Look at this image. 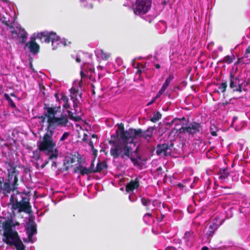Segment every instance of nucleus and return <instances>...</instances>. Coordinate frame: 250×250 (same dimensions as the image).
Listing matches in <instances>:
<instances>
[{"label": "nucleus", "instance_id": "nucleus-17", "mask_svg": "<svg viewBox=\"0 0 250 250\" xmlns=\"http://www.w3.org/2000/svg\"><path fill=\"white\" fill-rule=\"evenodd\" d=\"M60 108V106L57 107L55 106L54 107H50L48 106L47 104H44L43 109L46 111L45 113V116H47V119L49 118L55 117V115L57 113Z\"/></svg>", "mask_w": 250, "mask_h": 250}, {"label": "nucleus", "instance_id": "nucleus-16", "mask_svg": "<svg viewBox=\"0 0 250 250\" xmlns=\"http://www.w3.org/2000/svg\"><path fill=\"white\" fill-rule=\"evenodd\" d=\"M25 46H27L30 52L33 54H38L40 51V45L36 42L34 37H31L30 41L25 43Z\"/></svg>", "mask_w": 250, "mask_h": 250}, {"label": "nucleus", "instance_id": "nucleus-58", "mask_svg": "<svg viewBox=\"0 0 250 250\" xmlns=\"http://www.w3.org/2000/svg\"><path fill=\"white\" fill-rule=\"evenodd\" d=\"M14 195H12L10 197V202L11 203H13L14 204Z\"/></svg>", "mask_w": 250, "mask_h": 250}, {"label": "nucleus", "instance_id": "nucleus-30", "mask_svg": "<svg viewBox=\"0 0 250 250\" xmlns=\"http://www.w3.org/2000/svg\"><path fill=\"white\" fill-rule=\"evenodd\" d=\"M162 114L159 111L154 112L153 113V116L150 118V121L153 123H156L161 119Z\"/></svg>", "mask_w": 250, "mask_h": 250}, {"label": "nucleus", "instance_id": "nucleus-2", "mask_svg": "<svg viewBox=\"0 0 250 250\" xmlns=\"http://www.w3.org/2000/svg\"><path fill=\"white\" fill-rule=\"evenodd\" d=\"M12 221H5L3 223V233L2 240L10 247H14L17 250H23L24 244L21 240L18 232L13 230Z\"/></svg>", "mask_w": 250, "mask_h": 250}, {"label": "nucleus", "instance_id": "nucleus-26", "mask_svg": "<svg viewBox=\"0 0 250 250\" xmlns=\"http://www.w3.org/2000/svg\"><path fill=\"white\" fill-rule=\"evenodd\" d=\"M218 228V225L215 223H212L208 227V229L207 233L208 236H211L214 233L215 231Z\"/></svg>", "mask_w": 250, "mask_h": 250}, {"label": "nucleus", "instance_id": "nucleus-38", "mask_svg": "<svg viewBox=\"0 0 250 250\" xmlns=\"http://www.w3.org/2000/svg\"><path fill=\"white\" fill-rule=\"evenodd\" d=\"M94 162L95 159L91 161L90 166L88 168L92 173H96V167H95Z\"/></svg>", "mask_w": 250, "mask_h": 250}, {"label": "nucleus", "instance_id": "nucleus-49", "mask_svg": "<svg viewBox=\"0 0 250 250\" xmlns=\"http://www.w3.org/2000/svg\"><path fill=\"white\" fill-rule=\"evenodd\" d=\"M165 90L161 88L160 90L158 91L157 94H156L157 96H158L159 97L162 95V94L164 92Z\"/></svg>", "mask_w": 250, "mask_h": 250}, {"label": "nucleus", "instance_id": "nucleus-14", "mask_svg": "<svg viewBox=\"0 0 250 250\" xmlns=\"http://www.w3.org/2000/svg\"><path fill=\"white\" fill-rule=\"evenodd\" d=\"M26 232L28 236V242H32V238L34 235L37 233L36 224L35 222V217L30 216L27 223Z\"/></svg>", "mask_w": 250, "mask_h": 250}, {"label": "nucleus", "instance_id": "nucleus-62", "mask_svg": "<svg viewBox=\"0 0 250 250\" xmlns=\"http://www.w3.org/2000/svg\"><path fill=\"white\" fill-rule=\"evenodd\" d=\"M76 61L77 62H81V60L80 59V57H77L76 59Z\"/></svg>", "mask_w": 250, "mask_h": 250}, {"label": "nucleus", "instance_id": "nucleus-50", "mask_svg": "<svg viewBox=\"0 0 250 250\" xmlns=\"http://www.w3.org/2000/svg\"><path fill=\"white\" fill-rule=\"evenodd\" d=\"M92 151V154L95 156V157H97V150L95 148H93V149H91Z\"/></svg>", "mask_w": 250, "mask_h": 250}, {"label": "nucleus", "instance_id": "nucleus-40", "mask_svg": "<svg viewBox=\"0 0 250 250\" xmlns=\"http://www.w3.org/2000/svg\"><path fill=\"white\" fill-rule=\"evenodd\" d=\"M69 133L68 132H65L62 136L60 139V141H63L66 140L69 136Z\"/></svg>", "mask_w": 250, "mask_h": 250}, {"label": "nucleus", "instance_id": "nucleus-36", "mask_svg": "<svg viewBox=\"0 0 250 250\" xmlns=\"http://www.w3.org/2000/svg\"><path fill=\"white\" fill-rule=\"evenodd\" d=\"M227 86V82H225V83H222L218 86V89L221 91V92L225 93L226 91Z\"/></svg>", "mask_w": 250, "mask_h": 250}, {"label": "nucleus", "instance_id": "nucleus-23", "mask_svg": "<svg viewBox=\"0 0 250 250\" xmlns=\"http://www.w3.org/2000/svg\"><path fill=\"white\" fill-rule=\"evenodd\" d=\"M193 233L187 231L183 237V239L188 247H190L192 245Z\"/></svg>", "mask_w": 250, "mask_h": 250}, {"label": "nucleus", "instance_id": "nucleus-47", "mask_svg": "<svg viewBox=\"0 0 250 250\" xmlns=\"http://www.w3.org/2000/svg\"><path fill=\"white\" fill-rule=\"evenodd\" d=\"M61 100H62L64 103H68V98L67 96L65 95H62L61 98Z\"/></svg>", "mask_w": 250, "mask_h": 250}, {"label": "nucleus", "instance_id": "nucleus-59", "mask_svg": "<svg viewBox=\"0 0 250 250\" xmlns=\"http://www.w3.org/2000/svg\"><path fill=\"white\" fill-rule=\"evenodd\" d=\"M80 74H81V77L82 78H84L85 77H86V75L85 74L83 73V71H81V73H80Z\"/></svg>", "mask_w": 250, "mask_h": 250}, {"label": "nucleus", "instance_id": "nucleus-43", "mask_svg": "<svg viewBox=\"0 0 250 250\" xmlns=\"http://www.w3.org/2000/svg\"><path fill=\"white\" fill-rule=\"evenodd\" d=\"M1 218L5 220V221H12V223H13V226H12V228L15 227H16V226H19L20 225V223H18V222H17V223H15L13 222V220L12 219L6 220V218L5 217H1Z\"/></svg>", "mask_w": 250, "mask_h": 250}, {"label": "nucleus", "instance_id": "nucleus-61", "mask_svg": "<svg viewBox=\"0 0 250 250\" xmlns=\"http://www.w3.org/2000/svg\"><path fill=\"white\" fill-rule=\"evenodd\" d=\"M128 198H129V200L131 202H134V201L136 200V199H132V198H131V195H130L129 196V197H128Z\"/></svg>", "mask_w": 250, "mask_h": 250}, {"label": "nucleus", "instance_id": "nucleus-24", "mask_svg": "<svg viewBox=\"0 0 250 250\" xmlns=\"http://www.w3.org/2000/svg\"><path fill=\"white\" fill-rule=\"evenodd\" d=\"M71 99L72 100L73 103V107L75 114H78L79 113H81V110L78 108L79 105L80 104L79 99H77L76 98H71Z\"/></svg>", "mask_w": 250, "mask_h": 250}, {"label": "nucleus", "instance_id": "nucleus-4", "mask_svg": "<svg viewBox=\"0 0 250 250\" xmlns=\"http://www.w3.org/2000/svg\"><path fill=\"white\" fill-rule=\"evenodd\" d=\"M5 165L7 167V175L4 182V189L5 191H9L10 193L17 188L19 171L16 167L11 165L10 161L6 162Z\"/></svg>", "mask_w": 250, "mask_h": 250}, {"label": "nucleus", "instance_id": "nucleus-37", "mask_svg": "<svg viewBox=\"0 0 250 250\" xmlns=\"http://www.w3.org/2000/svg\"><path fill=\"white\" fill-rule=\"evenodd\" d=\"M0 20L1 21L2 23L5 24L6 26L9 27L10 28H13V25L12 24L8 23V21L6 20V18L4 17H2V18H0Z\"/></svg>", "mask_w": 250, "mask_h": 250}, {"label": "nucleus", "instance_id": "nucleus-42", "mask_svg": "<svg viewBox=\"0 0 250 250\" xmlns=\"http://www.w3.org/2000/svg\"><path fill=\"white\" fill-rule=\"evenodd\" d=\"M38 118L41 120L40 123H43L45 121L46 118H47V116H45V113H44L43 115L39 116Z\"/></svg>", "mask_w": 250, "mask_h": 250}, {"label": "nucleus", "instance_id": "nucleus-8", "mask_svg": "<svg viewBox=\"0 0 250 250\" xmlns=\"http://www.w3.org/2000/svg\"><path fill=\"white\" fill-rule=\"evenodd\" d=\"M19 195L21 198V200L19 201L17 199L16 203L12 204V209L14 210L18 209L19 212H25L27 213L32 212L31 206L27 194L20 193Z\"/></svg>", "mask_w": 250, "mask_h": 250}, {"label": "nucleus", "instance_id": "nucleus-15", "mask_svg": "<svg viewBox=\"0 0 250 250\" xmlns=\"http://www.w3.org/2000/svg\"><path fill=\"white\" fill-rule=\"evenodd\" d=\"M77 158V162L80 164L82 163L83 161V158L81 155L79 154H77V155L76 154H70L69 155L66 156L65 157V160L64 161V167L63 168V170L64 171H67L70 167L67 166H65L66 165L71 164L74 163L75 162V159Z\"/></svg>", "mask_w": 250, "mask_h": 250}, {"label": "nucleus", "instance_id": "nucleus-11", "mask_svg": "<svg viewBox=\"0 0 250 250\" xmlns=\"http://www.w3.org/2000/svg\"><path fill=\"white\" fill-rule=\"evenodd\" d=\"M179 132L181 134L188 133L193 136L197 133H203V126L200 123L192 122L188 126L183 125L179 129Z\"/></svg>", "mask_w": 250, "mask_h": 250}, {"label": "nucleus", "instance_id": "nucleus-53", "mask_svg": "<svg viewBox=\"0 0 250 250\" xmlns=\"http://www.w3.org/2000/svg\"><path fill=\"white\" fill-rule=\"evenodd\" d=\"M247 54H250V45L246 49L245 56H246Z\"/></svg>", "mask_w": 250, "mask_h": 250}, {"label": "nucleus", "instance_id": "nucleus-18", "mask_svg": "<svg viewBox=\"0 0 250 250\" xmlns=\"http://www.w3.org/2000/svg\"><path fill=\"white\" fill-rule=\"evenodd\" d=\"M140 187V182L138 178L131 180L125 186V191L127 193L133 192Z\"/></svg>", "mask_w": 250, "mask_h": 250}, {"label": "nucleus", "instance_id": "nucleus-27", "mask_svg": "<svg viewBox=\"0 0 250 250\" xmlns=\"http://www.w3.org/2000/svg\"><path fill=\"white\" fill-rule=\"evenodd\" d=\"M4 178L3 177H0V194H3L5 196H7L9 193V191H5L4 189Z\"/></svg>", "mask_w": 250, "mask_h": 250}, {"label": "nucleus", "instance_id": "nucleus-52", "mask_svg": "<svg viewBox=\"0 0 250 250\" xmlns=\"http://www.w3.org/2000/svg\"><path fill=\"white\" fill-rule=\"evenodd\" d=\"M62 107L66 109L69 108L70 105H69L68 102V103H64V104L62 105Z\"/></svg>", "mask_w": 250, "mask_h": 250}, {"label": "nucleus", "instance_id": "nucleus-6", "mask_svg": "<svg viewBox=\"0 0 250 250\" xmlns=\"http://www.w3.org/2000/svg\"><path fill=\"white\" fill-rule=\"evenodd\" d=\"M37 38L42 43H49L51 42L53 50L57 49L62 43L60 37L55 32L43 31L39 32L37 35Z\"/></svg>", "mask_w": 250, "mask_h": 250}, {"label": "nucleus", "instance_id": "nucleus-10", "mask_svg": "<svg viewBox=\"0 0 250 250\" xmlns=\"http://www.w3.org/2000/svg\"><path fill=\"white\" fill-rule=\"evenodd\" d=\"M151 0H136L133 7L134 13L136 15H143L150 9Z\"/></svg>", "mask_w": 250, "mask_h": 250}, {"label": "nucleus", "instance_id": "nucleus-46", "mask_svg": "<svg viewBox=\"0 0 250 250\" xmlns=\"http://www.w3.org/2000/svg\"><path fill=\"white\" fill-rule=\"evenodd\" d=\"M141 67H142L143 69H145V66L144 65H143V64H142L140 62H138L137 64V66L136 67L134 66V68L137 69V70H138V69L140 68Z\"/></svg>", "mask_w": 250, "mask_h": 250}, {"label": "nucleus", "instance_id": "nucleus-64", "mask_svg": "<svg viewBox=\"0 0 250 250\" xmlns=\"http://www.w3.org/2000/svg\"><path fill=\"white\" fill-rule=\"evenodd\" d=\"M155 67L157 68V69H159L160 68V65L159 64H156L155 65Z\"/></svg>", "mask_w": 250, "mask_h": 250}, {"label": "nucleus", "instance_id": "nucleus-39", "mask_svg": "<svg viewBox=\"0 0 250 250\" xmlns=\"http://www.w3.org/2000/svg\"><path fill=\"white\" fill-rule=\"evenodd\" d=\"M70 97H71V98H74V95L75 94H78V92H79V90L78 89H76V88H75L74 87H72L70 89Z\"/></svg>", "mask_w": 250, "mask_h": 250}, {"label": "nucleus", "instance_id": "nucleus-44", "mask_svg": "<svg viewBox=\"0 0 250 250\" xmlns=\"http://www.w3.org/2000/svg\"><path fill=\"white\" fill-rule=\"evenodd\" d=\"M145 71V69H143L142 67L138 69L136 72V74H139V77H141V74Z\"/></svg>", "mask_w": 250, "mask_h": 250}, {"label": "nucleus", "instance_id": "nucleus-48", "mask_svg": "<svg viewBox=\"0 0 250 250\" xmlns=\"http://www.w3.org/2000/svg\"><path fill=\"white\" fill-rule=\"evenodd\" d=\"M67 112L68 113V116L69 117V118L72 120V119L73 118V117H74L73 116V114H75L74 113H73L72 112H71V111L70 110H67Z\"/></svg>", "mask_w": 250, "mask_h": 250}, {"label": "nucleus", "instance_id": "nucleus-57", "mask_svg": "<svg viewBox=\"0 0 250 250\" xmlns=\"http://www.w3.org/2000/svg\"><path fill=\"white\" fill-rule=\"evenodd\" d=\"M88 144L89 146L91 147V149H93V148H94L93 143L92 141H90Z\"/></svg>", "mask_w": 250, "mask_h": 250}, {"label": "nucleus", "instance_id": "nucleus-35", "mask_svg": "<svg viewBox=\"0 0 250 250\" xmlns=\"http://www.w3.org/2000/svg\"><path fill=\"white\" fill-rule=\"evenodd\" d=\"M40 151L38 149L35 150L33 152V156L32 157L36 161L40 160L41 158V153Z\"/></svg>", "mask_w": 250, "mask_h": 250}, {"label": "nucleus", "instance_id": "nucleus-1", "mask_svg": "<svg viewBox=\"0 0 250 250\" xmlns=\"http://www.w3.org/2000/svg\"><path fill=\"white\" fill-rule=\"evenodd\" d=\"M116 143L112 145L114 147L110 148V153L114 158L118 157L124 160L129 159L135 166L140 165L139 161L141 160L137 150H133L132 148L128 145L133 142L115 140Z\"/></svg>", "mask_w": 250, "mask_h": 250}, {"label": "nucleus", "instance_id": "nucleus-3", "mask_svg": "<svg viewBox=\"0 0 250 250\" xmlns=\"http://www.w3.org/2000/svg\"><path fill=\"white\" fill-rule=\"evenodd\" d=\"M53 131L47 130V132L43 136L42 140L38 146L39 150L42 152L45 151L46 155L49 156V160L57 159L59 155V151L55 148V143L52 138Z\"/></svg>", "mask_w": 250, "mask_h": 250}, {"label": "nucleus", "instance_id": "nucleus-54", "mask_svg": "<svg viewBox=\"0 0 250 250\" xmlns=\"http://www.w3.org/2000/svg\"><path fill=\"white\" fill-rule=\"evenodd\" d=\"M52 167H54L55 168H56L57 167V164L56 162H53L51 165Z\"/></svg>", "mask_w": 250, "mask_h": 250}, {"label": "nucleus", "instance_id": "nucleus-5", "mask_svg": "<svg viewBox=\"0 0 250 250\" xmlns=\"http://www.w3.org/2000/svg\"><path fill=\"white\" fill-rule=\"evenodd\" d=\"M118 129L120 130V134H118V130H116L117 135H112L111 139L108 142L110 145H113L116 143L115 140L127 141L128 142H133V133H134V128H129L125 130L124 124L122 123L117 124Z\"/></svg>", "mask_w": 250, "mask_h": 250}, {"label": "nucleus", "instance_id": "nucleus-22", "mask_svg": "<svg viewBox=\"0 0 250 250\" xmlns=\"http://www.w3.org/2000/svg\"><path fill=\"white\" fill-rule=\"evenodd\" d=\"M181 240L179 239H175L173 240V244L175 245H179L177 247L176 246H167L165 250H184V249L181 247Z\"/></svg>", "mask_w": 250, "mask_h": 250}, {"label": "nucleus", "instance_id": "nucleus-55", "mask_svg": "<svg viewBox=\"0 0 250 250\" xmlns=\"http://www.w3.org/2000/svg\"><path fill=\"white\" fill-rule=\"evenodd\" d=\"M146 216H148V217H152V215L151 214V213H149V212H147L146 213V214H145L144 216V217H146Z\"/></svg>", "mask_w": 250, "mask_h": 250}, {"label": "nucleus", "instance_id": "nucleus-9", "mask_svg": "<svg viewBox=\"0 0 250 250\" xmlns=\"http://www.w3.org/2000/svg\"><path fill=\"white\" fill-rule=\"evenodd\" d=\"M174 142L170 140H165L162 144L157 145L155 149L158 156H171L174 150Z\"/></svg>", "mask_w": 250, "mask_h": 250}, {"label": "nucleus", "instance_id": "nucleus-34", "mask_svg": "<svg viewBox=\"0 0 250 250\" xmlns=\"http://www.w3.org/2000/svg\"><path fill=\"white\" fill-rule=\"evenodd\" d=\"M164 171L162 167H159L156 169L155 172V177L156 178L162 177Z\"/></svg>", "mask_w": 250, "mask_h": 250}, {"label": "nucleus", "instance_id": "nucleus-12", "mask_svg": "<svg viewBox=\"0 0 250 250\" xmlns=\"http://www.w3.org/2000/svg\"><path fill=\"white\" fill-rule=\"evenodd\" d=\"M155 126H149L146 130H143L141 128L134 129L133 134V142L136 137L143 138L147 143L150 142V139L152 138Z\"/></svg>", "mask_w": 250, "mask_h": 250}, {"label": "nucleus", "instance_id": "nucleus-56", "mask_svg": "<svg viewBox=\"0 0 250 250\" xmlns=\"http://www.w3.org/2000/svg\"><path fill=\"white\" fill-rule=\"evenodd\" d=\"M177 186L179 188H182V189H183L185 187L184 185L183 184L181 183H179L177 184Z\"/></svg>", "mask_w": 250, "mask_h": 250}, {"label": "nucleus", "instance_id": "nucleus-45", "mask_svg": "<svg viewBox=\"0 0 250 250\" xmlns=\"http://www.w3.org/2000/svg\"><path fill=\"white\" fill-rule=\"evenodd\" d=\"M72 120L75 122H79L82 120V118L80 116H75L73 117Z\"/></svg>", "mask_w": 250, "mask_h": 250}, {"label": "nucleus", "instance_id": "nucleus-7", "mask_svg": "<svg viewBox=\"0 0 250 250\" xmlns=\"http://www.w3.org/2000/svg\"><path fill=\"white\" fill-rule=\"evenodd\" d=\"M250 83V78L240 80L238 76H235L233 73L229 75V87L233 92H241L243 87L247 86Z\"/></svg>", "mask_w": 250, "mask_h": 250}, {"label": "nucleus", "instance_id": "nucleus-33", "mask_svg": "<svg viewBox=\"0 0 250 250\" xmlns=\"http://www.w3.org/2000/svg\"><path fill=\"white\" fill-rule=\"evenodd\" d=\"M4 97L5 99L8 101L9 104L13 108H15L16 107L15 104L12 100V99L9 97V95L7 93H5L4 94Z\"/></svg>", "mask_w": 250, "mask_h": 250}, {"label": "nucleus", "instance_id": "nucleus-32", "mask_svg": "<svg viewBox=\"0 0 250 250\" xmlns=\"http://www.w3.org/2000/svg\"><path fill=\"white\" fill-rule=\"evenodd\" d=\"M209 130H210V134H211L212 136H217V132L218 131V129H217V126L215 125L211 124L210 126Z\"/></svg>", "mask_w": 250, "mask_h": 250}, {"label": "nucleus", "instance_id": "nucleus-29", "mask_svg": "<svg viewBox=\"0 0 250 250\" xmlns=\"http://www.w3.org/2000/svg\"><path fill=\"white\" fill-rule=\"evenodd\" d=\"M174 76L173 74H169L168 77L166 80L165 83H163L161 88L164 89V90H166V89L168 86L169 84L171 83V82L173 80Z\"/></svg>", "mask_w": 250, "mask_h": 250}, {"label": "nucleus", "instance_id": "nucleus-41", "mask_svg": "<svg viewBox=\"0 0 250 250\" xmlns=\"http://www.w3.org/2000/svg\"><path fill=\"white\" fill-rule=\"evenodd\" d=\"M101 58H102V59L104 60H107L108 59V58L109 57V56L108 55L106 54L105 53H104L103 50H101Z\"/></svg>", "mask_w": 250, "mask_h": 250}, {"label": "nucleus", "instance_id": "nucleus-28", "mask_svg": "<svg viewBox=\"0 0 250 250\" xmlns=\"http://www.w3.org/2000/svg\"><path fill=\"white\" fill-rule=\"evenodd\" d=\"M140 197L141 202L142 204L144 207H146V210L147 211L149 210L150 208L148 207V206L151 203L150 199H149L148 198H146L143 196H140Z\"/></svg>", "mask_w": 250, "mask_h": 250}, {"label": "nucleus", "instance_id": "nucleus-51", "mask_svg": "<svg viewBox=\"0 0 250 250\" xmlns=\"http://www.w3.org/2000/svg\"><path fill=\"white\" fill-rule=\"evenodd\" d=\"M74 98H76L77 99L82 98V93L78 92V94H75L74 95Z\"/></svg>", "mask_w": 250, "mask_h": 250}, {"label": "nucleus", "instance_id": "nucleus-13", "mask_svg": "<svg viewBox=\"0 0 250 250\" xmlns=\"http://www.w3.org/2000/svg\"><path fill=\"white\" fill-rule=\"evenodd\" d=\"M69 122L66 115H62L60 117H53L47 119L48 126L47 130H49L50 128H55L57 126H66Z\"/></svg>", "mask_w": 250, "mask_h": 250}, {"label": "nucleus", "instance_id": "nucleus-63", "mask_svg": "<svg viewBox=\"0 0 250 250\" xmlns=\"http://www.w3.org/2000/svg\"><path fill=\"white\" fill-rule=\"evenodd\" d=\"M201 250H209V249L206 246H204L202 248Z\"/></svg>", "mask_w": 250, "mask_h": 250}, {"label": "nucleus", "instance_id": "nucleus-21", "mask_svg": "<svg viewBox=\"0 0 250 250\" xmlns=\"http://www.w3.org/2000/svg\"><path fill=\"white\" fill-rule=\"evenodd\" d=\"M28 34L24 29H20L18 34V38L21 43H25L27 41Z\"/></svg>", "mask_w": 250, "mask_h": 250}, {"label": "nucleus", "instance_id": "nucleus-20", "mask_svg": "<svg viewBox=\"0 0 250 250\" xmlns=\"http://www.w3.org/2000/svg\"><path fill=\"white\" fill-rule=\"evenodd\" d=\"M81 163L79 164V166L74 168V173H76L77 172H79L81 175H88L91 174L90 169L87 168L86 167H83Z\"/></svg>", "mask_w": 250, "mask_h": 250}, {"label": "nucleus", "instance_id": "nucleus-19", "mask_svg": "<svg viewBox=\"0 0 250 250\" xmlns=\"http://www.w3.org/2000/svg\"><path fill=\"white\" fill-rule=\"evenodd\" d=\"M217 174L218 176V179L224 182L228 178L229 175V168L227 167L221 168Z\"/></svg>", "mask_w": 250, "mask_h": 250}, {"label": "nucleus", "instance_id": "nucleus-31", "mask_svg": "<svg viewBox=\"0 0 250 250\" xmlns=\"http://www.w3.org/2000/svg\"><path fill=\"white\" fill-rule=\"evenodd\" d=\"M234 59L235 57L233 55H231L230 56L227 55L224 58L222 62L227 64H230L233 62Z\"/></svg>", "mask_w": 250, "mask_h": 250}, {"label": "nucleus", "instance_id": "nucleus-60", "mask_svg": "<svg viewBox=\"0 0 250 250\" xmlns=\"http://www.w3.org/2000/svg\"><path fill=\"white\" fill-rule=\"evenodd\" d=\"M155 102V101L154 100H153V99L149 102L147 104V105H149L151 104H152L153 103H154Z\"/></svg>", "mask_w": 250, "mask_h": 250}, {"label": "nucleus", "instance_id": "nucleus-25", "mask_svg": "<svg viewBox=\"0 0 250 250\" xmlns=\"http://www.w3.org/2000/svg\"><path fill=\"white\" fill-rule=\"evenodd\" d=\"M107 168V165L105 161L99 162L96 167V173L101 172L102 170Z\"/></svg>", "mask_w": 250, "mask_h": 250}]
</instances>
